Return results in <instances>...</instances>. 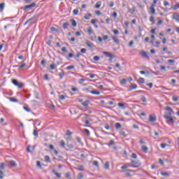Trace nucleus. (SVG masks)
Here are the masks:
<instances>
[{"mask_svg":"<svg viewBox=\"0 0 179 179\" xmlns=\"http://www.w3.org/2000/svg\"><path fill=\"white\" fill-rule=\"evenodd\" d=\"M93 165L96 166V167H99V162L97 161H94L93 162Z\"/></svg>","mask_w":179,"mask_h":179,"instance_id":"obj_52","label":"nucleus"},{"mask_svg":"<svg viewBox=\"0 0 179 179\" xmlns=\"http://www.w3.org/2000/svg\"><path fill=\"white\" fill-rule=\"evenodd\" d=\"M141 55H142V57H143L144 58H147V59H149V56L148 55V53H146V52L143 51L141 52Z\"/></svg>","mask_w":179,"mask_h":179,"instance_id":"obj_11","label":"nucleus"},{"mask_svg":"<svg viewBox=\"0 0 179 179\" xmlns=\"http://www.w3.org/2000/svg\"><path fill=\"white\" fill-rule=\"evenodd\" d=\"M12 83H13V85H15V86H17V87H19V89H22L23 87V84L19 83V81H17V80H12Z\"/></svg>","mask_w":179,"mask_h":179,"instance_id":"obj_3","label":"nucleus"},{"mask_svg":"<svg viewBox=\"0 0 179 179\" xmlns=\"http://www.w3.org/2000/svg\"><path fill=\"white\" fill-rule=\"evenodd\" d=\"M178 8H179V4L178 3H177V4H176L173 6V10H177V9H178Z\"/></svg>","mask_w":179,"mask_h":179,"instance_id":"obj_36","label":"nucleus"},{"mask_svg":"<svg viewBox=\"0 0 179 179\" xmlns=\"http://www.w3.org/2000/svg\"><path fill=\"white\" fill-rule=\"evenodd\" d=\"M131 158L132 159H138V155H136V154H135V153H132Z\"/></svg>","mask_w":179,"mask_h":179,"instance_id":"obj_46","label":"nucleus"},{"mask_svg":"<svg viewBox=\"0 0 179 179\" xmlns=\"http://www.w3.org/2000/svg\"><path fill=\"white\" fill-rule=\"evenodd\" d=\"M62 51L63 52H67V50H66V47H62Z\"/></svg>","mask_w":179,"mask_h":179,"instance_id":"obj_61","label":"nucleus"},{"mask_svg":"<svg viewBox=\"0 0 179 179\" xmlns=\"http://www.w3.org/2000/svg\"><path fill=\"white\" fill-rule=\"evenodd\" d=\"M172 19H173L174 20L179 22V15L178 14H173Z\"/></svg>","mask_w":179,"mask_h":179,"instance_id":"obj_14","label":"nucleus"},{"mask_svg":"<svg viewBox=\"0 0 179 179\" xmlns=\"http://www.w3.org/2000/svg\"><path fill=\"white\" fill-rule=\"evenodd\" d=\"M68 26H69V23L68 22H64L63 24V29H68Z\"/></svg>","mask_w":179,"mask_h":179,"instance_id":"obj_31","label":"nucleus"},{"mask_svg":"<svg viewBox=\"0 0 179 179\" xmlns=\"http://www.w3.org/2000/svg\"><path fill=\"white\" fill-rule=\"evenodd\" d=\"M141 101H143V103H146L147 100H146V97L145 96H142L141 97Z\"/></svg>","mask_w":179,"mask_h":179,"instance_id":"obj_57","label":"nucleus"},{"mask_svg":"<svg viewBox=\"0 0 179 179\" xmlns=\"http://www.w3.org/2000/svg\"><path fill=\"white\" fill-rule=\"evenodd\" d=\"M82 105L83 106V107H85V108H87V107H89V101H86L83 102Z\"/></svg>","mask_w":179,"mask_h":179,"instance_id":"obj_22","label":"nucleus"},{"mask_svg":"<svg viewBox=\"0 0 179 179\" xmlns=\"http://www.w3.org/2000/svg\"><path fill=\"white\" fill-rule=\"evenodd\" d=\"M94 61H100V57L94 56Z\"/></svg>","mask_w":179,"mask_h":179,"instance_id":"obj_51","label":"nucleus"},{"mask_svg":"<svg viewBox=\"0 0 179 179\" xmlns=\"http://www.w3.org/2000/svg\"><path fill=\"white\" fill-rule=\"evenodd\" d=\"M52 173H53L54 175L56 176V177H57V178H61V173H57V172L55 171V169H53V170H52Z\"/></svg>","mask_w":179,"mask_h":179,"instance_id":"obj_13","label":"nucleus"},{"mask_svg":"<svg viewBox=\"0 0 179 179\" xmlns=\"http://www.w3.org/2000/svg\"><path fill=\"white\" fill-rule=\"evenodd\" d=\"M24 110H25V111H27V113H30L31 111V110H30L29 107L27 106H24Z\"/></svg>","mask_w":179,"mask_h":179,"instance_id":"obj_48","label":"nucleus"},{"mask_svg":"<svg viewBox=\"0 0 179 179\" xmlns=\"http://www.w3.org/2000/svg\"><path fill=\"white\" fill-rule=\"evenodd\" d=\"M60 145L61 146H62V148H65V141H64V140H62L60 141Z\"/></svg>","mask_w":179,"mask_h":179,"instance_id":"obj_47","label":"nucleus"},{"mask_svg":"<svg viewBox=\"0 0 179 179\" xmlns=\"http://www.w3.org/2000/svg\"><path fill=\"white\" fill-rule=\"evenodd\" d=\"M50 68L51 71L55 70V64H50Z\"/></svg>","mask_w":179,"mask_h":179,"instance_id":"obj_38","label":"nucleus"},{"mask_svg":"<svg viewBox=\"0 0 179 179\" xmlns=\"http://www.w3.org/2000/svg\"><path fill=\"white\" fill-rule=\"evenodd\" d=\"M59 76L60 79H62L64 76H65V73H64V72L59 73Z\"/></svg>","mask_w":179,"mask_h":179,"instance_id":"obj_37","label":"nucleus"},{"mask_svg":"<svg viewBox=\"0 0 179 179\" xmlns=\"http://www.w3.org/2000/svg\"><path fill=\"white\" fill-rule=\"evenodd\" d=\"M35 19V17H32L30 19H29L27 21H26L24 24V26H26V24H27L29 23V22H32V20Z\"/></svg>","mask_w":179,"mask_h":179,"instance_id":"obj_26","label":"nucleus"},{"mask_svg":"<svg viewBox=\"0 0 179 179\" xmlns=\"http://www.w3.org/2000/svg\"><path fill=\"white\" fill-rule=\"evenodd\" d=\"M141 150L142 152H143L144 153H148V151L149 150V148H148V146L146 145H143L141 147Z\"/></svg>","mask_w":179,"mask_h":179,"instance_id":"obj_9","label":"nucleus"},{"mask_svg":"<svg viewBox=\"0 0 179 179\" xmlns=\"http://www.w3.org/2000/svg\"><path fill=\"white\" fill-rule=\"evenodd\" d=\"M161 176H163V177H170V173L167 172H162Z\"/></svg>","mask_w":179,"mask_h":179,"instance_id":"obj_18","label":"nucleus"},{"mask_svg":"<svg viewBox=\"0 0 179 179\" xmlns=\"http://www.w3.org/2000/svg\"><path fill=\"white\" fill-rule=\"evenodd\" d=\"M9 163H10L11 167H16V166H17L16 162L13 160L9 161Z\"/></svg>","mask_w":179,"mask_h":179,"instance_id":"obj_15","label":"nucleus"},{"mask_svg":"<svg viewBox=\"0 0 179 179\" xmlns=\"http://www.w3.org/2000/svg\"><path fill=\"white\" fill-rule=\"evenodd\" d=\"M27 66V64L26 63H24L22 65L18 66V68H19V69H22L23 68H26Z\"/></svg>","mask_w":179,"mask_h":179,"instance_id":"obj_29","label":"nucleus"},{"mask_svg":"<svg viewBox=\"0 0 179 179\" xmlns=\"http://www.w3.org/2000/svg\"><path fill=\"white\" fill-rule=\"evenodd\" d=\"M45 161L47 162L48 163H50V162H51L50 156L45 155Z\"/></svg>","mask_w":179,"mask_h":179,"instance_id":"obj_25","label":"nucleus"},{"mask_svg":"<svg viewBox=\"0 0 179 179\" xmlns=\"http://www.w3.org/2000/svg\"><path fill=\"white\" fill-rule=\"evenodd\" d=\"M65 177H66V178H71V173H66V174H65Z\"/></svg>","mask_w":179,"mask_h":179,"instance_id":"obj_58","label":"nucleus"},{"mask_svg":"<svg viewBox=\"0 0 179 179\" xmlns=\"http://www.w3.org/2000/svg\"><path fill=\"white\" fill-rule=\"evenodd\" d=\"M78 13H79V9H78V8H76V9H74L73 10V15H78Z\"/></svg>","mask_w":179,"mask_h":179,"instance_id":"obj_33","label":"nucleus"},{"mask_svg":"<svg viewBox=\"0 0 179 179\" xmlns=\"http://www.w3.org/2000/svg\"><path fill=\"white\" fill-rule=\"evenodd\" d=\"M5 169V164L3 163L0 164V179L3 178V172L2 171Z\"/></svg>","mask_w":179,"mask_h":179,"instance_id":"obj_5","label":"nucleus"},{"mask_svg":"<svg viewBox=\"0 0 179 179\" xmlns=\"http://www.w3.org/2000/svg\"><path fill=\"white\" fill-rule=\"evenodd\" d=\"M122 127V125H121V123H116L115 124V129H121V127Z\"/></svg>","mask_w":179,"mask_h":179,"instance_id":"obj_24","label":"nucleus"},{"mask_svg":"<svg viewBox=\"0 0 179 179\" xmlns=\"http://www.w3.org/2000/svg\"><path fill=\"white\" fill-rule=\"evenodd\" d=\"M150 13L151 15H156V10L155 9V4H152L150 7Z\"/></svg>","mask_w":179,"mask_h":179,"instance_id":"obj_7","label":"nucleus"},{"mask_svg":"<svg viewBox=\"0 0 179 179\" xmlns=\"http://www.w3.org/2000/svg\"><path fill=\"white\" fill-rule=\"evenodd\" d=\"M41 65H42L43 66H45V60L43 59V60L41 61Z\"/></svg>","mask_w":179,"mask_h":179,"instance_id":"obj_64","label":"nucleus"},{"mask_svg":"<svg viewBox=\"0 0 179 179\" xmlns=\"http://www.w3.org/2000/svg\"><path fill=\"white\" fill-rule=\"evenodd\" d=\"M33 135H34V136H36V138H37V136H38V132H37V130H36V129L34 130Z\"/></svg>","mask_w":179,"mask_h":179,"instance_id":"obj_35","label":"nucleus"},{"mask_svg":"<svg viewBox=\"0 0 179 179\" xmlns=\"http://www.w3.org/2000/svg\"><path fill=\"white\" fill-rule=\"evenodd\" d=\"M34 6H36V3H32L29 5L24 6L22 9L23 10H27V9H32Z\"/></svg>","mask_w":179,"mask_h":179,"instance_id":"obj_4","label":"nucleus"},{"mask_svg":"<svg viewBox=\"0 0 179 179\" xmlns=\"http://www.w3.org/2000/svg\"><path fill=\"white\" fill-rule=\"evenodd\" d=\"M104 55H106V57H111L113 55H111V53L108 52H103Z\"/></svg>","mask_w":179,"mask_h":179,"instance_id":"obj_32","label":"nucleus"},{"mask_svg":"<svg viewBox=\"0 0 179 179\" xmlns=\"http://www.w3.org/2000/svg\"><path fill=\"white\" fill-rule=\"evenodd\" d=\"M70 23H71V25L73 26V27H76L77 26V23H76V21L73 19H71L70 20Z\"/></svg>","mask_w":179,"mask_h":179,"instance_id":"obj_12","label":"nucleus"},{"mask_svg":"<svg viewBox=\"0 0 179 179\" xmlns=\"http://www.w3.org/2000/svg\"><path fill=\"white\" fill-rule=\"evenodd\" d=\"M156 120H157L156 116H155V115L153 116L152 115H150L149 116V122H156Z\"/></svg>","mask_w":179,"mask_h":179,"instance_id":"obj_8","label":"nucleus"},{"mask_svg":"<svg viewBox=\"0 0 179 179\" xmlns=\"http://www.w3.org/2000/svg\"><path fill=\"white\" fill-rule=\"evenodd\" d=\"M59 99L60 100H65V95L64 94L59 95Z\"/></svg>","mask_w":179,"mask_h":179,"instance_id":"obj_56","label":"nucleus"},{"mask_svg":"<svg viewBox=\"0 0 179 179\" xmlns=\"http://www.w3.org/2000/svg\"><path fill=\"white\" fill-rule=\"evenodd\" d=\"M165 114V115H173V109L168 106L166 109Z\"/></svg>","mask_w":179,"mask_h":179,"instance_id":"obj_6","label":"nucleus"},{"mask_svg":"<svg viewBox=\"0 0 179 179\" xmlns=\"http://www.w3.org/2000/svg\"><path fill=\"white\" fill-rule=\"evenodd\" d=\"M90 93H92V94H96L97 96L100 94V92L94 90L91 91Z\"/></svg>","mask_w":179,"mask_h":179,"instance_id":"obj_27","label":"nucleus"},{"mask_svg":"<svg viewBox=\"0 0 179 179\" xmlns=\"http://www.w3.org/2000/svg\"><path fill=\"white\" fill-rule=\"evenodd\" d=\"M73 68H75V66H68L66 69L67 71H70V69H73Z\"/></svg>","mask_w":179,"mask_h":179,"instance_id":"obj_41","label":"nucleus"},{"mask_svg":"<svg viewBox=\"0 0 179 179\" xmlns=\"http://www.w3.org/2000/svg\"><path fill=\"white\" fill-rule=\"evenodd\" d=\"M139 83H145V78H140L138 80Z\"/></svg>","mask_w":179,"mask_h":179,"instance_id":"obj_39","label":"nucleus"},{"mask_svg":"<svg viewBox=\"0 0 179 179\" xmlns=\"http://www.w3.org/2000/svg\"><path fill=\"white\" fill-rule=\"evenodd\" d=\"M8 99H9L10 101H11L12 103H17L19 101V100H17L13 97H10Z\"/></svg>","mask_w":179,"mask_h":179,"instance_id":"obj_16","label":"nucleus"},{"mask_svg":"<svg viewBox=\"0 0 179 179\" xmlns=\"http://www.w3.org/2000/svg\"><path fill=\"white\" fill-rule=\"evenodd\" d=\"M104 169H106V170H108V169H110V162H106Z\"/></svg>","mask_w":179,"mask_h":179,"instance_id":"obj_20","label":"nucleus"},{"mask_svg":"<svg viewBox=\"0 0 179 179\" xmlns=\"http://www.w3.org/2000/svg\"><path fill=\"white\" fill-rule=\"evenodd\" d=\"M91 16H92V14H88V15H85L84 17L86 20H89Z\"/></svg>","mask_w":179,"mask_h":179,"instance_id":"obj_42","label":"nucleus"},{"mask_svg":"<svg viewBox=\"0 0 179 179\" xmlns=\"http://www.w3.org/2000/svg\"><path fill=\"white\" fill-rule=\"evenodd\" d=\"M44 79L45 80H50V77H48V74L44 75Z\"/></svg>","mask_w":179,"mask_h":179,"instance_id":"obj_49","label":"nucleus"},{"mask_svg":"<svg viewBox=\"0 0 179 179\" xmlns=\"http://www.w3.org/2000/svg\"><path fill=\"white\" fill-rule=\"evenodd\" d=\"M85 124H86L85 127H90V125H89V124H90V121L86 120L85 122Z\"/></svg>","mask_w":179,"mask_h":179,"instance_id":"obj_54","label":"nucleus"},{"mask_svg":"<svg viewBox=\"0 0 179 179\" xmlns=\"http://www.w3.org/2000/svg\"><path fill=\"white\" fill-rule=\"evenodd\" d=\"M127 83V80L125 78H123L120 80L121 85H125Z\"/></svg>","mask_w":179,"mask_h":179,"instance_id":"obj_34","label":"nucleus"},{"mask_svg":"<svg viewBox=\"0 0 179 179\" xmlns=\"http://www.w3.org/2000/svg\"><path fill=\"white\" fill-rule=\"evenodd\" d=\"M129 13H131V15H134L135 13V7H132L131 8H129Z\"/></svg>","mask_w":179,"mask_h":179,"instance_id":"obj_21","label":"nucleus"},{"mask_svg":"<svg viewBox=\"0 0 179 179\" xmlns=\"http://www.w3.org/2000/svg\"><path fill=\"white\" fill-rule=\"evenodd\" d=\"M4 8H5V3H0V12H3Z\"/></svg>","mask_w":179,"mask_h":179,"instance_id":"obj_19","label":"nucleus"},{"mask_svg":"<svg viewBox=\"0 0 179 179\" xmlns=\"http://www.w3.org/2000/svg\"><path fill=\"white\" fill-rule=\"evenodd\" d=\"M115 68H118L119 71H122V68H121V66L118 63L115 64Z\"/></svg>","mask_w":179,"mask_h":179,"instance_id":"obj_40","label":"nucleus"},{"mask_svg":"<svg viewBox=\"0 0 179 179\" xmlns=\"http://www.w3.org/2000/svg\"><path fill=\"white\" fill-rule=\"evenodd\" d=\"M88 75L91 79H94V78L96 76V74H92V73H90Z\"/></svg>","mask_w":179,"mask_h":179,"instance_id":"obj_53","label":"nucleus"},{"mask_svg":"<svg viewBox=\"0 0 179 179\" xmlns=\"http://www.w3.org/2000/svg\"><path fill=\"white\" fill-rule=\"evenodd\" d=\"M80 52H81L82 54H86V49L82 48V49L80 50Z\"/></svg>","mask_w":179,"mask_h":179,"instance_id":"obj_62","label":"nucleus"},{"mask_svg":"<svg viewBox=\"0 0 179 179\" xmlns=\"http://www.w3.org/2000/svg\"><path fill=\"white\" fill-rule=\"evenodd\" d=\"M164 6H170V3L166 1H164Z\"/></svg>","mask_w":179,"mask_h":179,"instance_id":"obj_63","label":"nucleus"},{"mask_svg":"<svg viewBox=\"0 0 179 179\" xmlns=\"http://www.w3.org/2000/svg\"><path fill=\"white\" fill-rule=\"evenodd\" d=\"M138 88V85L136 84H132L130 87L129 88L128 91L131 92V90H134Z\"/></svg>","mask_w":179,"mask_h":179,"instance_id":"obj_10","label":"nucleus"},{"mask_svg":"<svg viewBox=\"0 0 179 179\" xmlns=\"http://www.w3.org/2000/svg\"><path fill=\"white\" fill-rule=\"evenodd\" d=\"M139 143L141 145H145V143H146V142H145V140L141 138L140 141H139Z\"/></svg>","mask_w":179,"mask_h":179,"instance_id":"obj_45","label":"nucleus"},{"mask_svg":"<svg viewBox=\"0 0 179 179\" xmlns=\"http://www.w3.org/2000/svg\"><path fill=\"white\" fill-rule=\"evenodd\" d=\"M66 135H67V136H71V135H72V132H71L70 130H66Z\"/></svg>","mask_w":179,"mask_h":179,"instance_id":"obj_44","label":"nucleus"},{"mask_svg":"<svg viewBox=\"0 0 179 179\" xmlns=\"http://www.w3.org/2000/svg\"><path fill=\"white\" fill-rule=\"evenodd\" d=\"M150 22H152L155 23V17L151 16V17H150Z\"/></svg>","mask_w":179,"mask_h":179,"instance_id":"obj_59","label":"nucleus"},{"mask_svg":"<svg viewBox=\"0 0 179 179\" xmlns=\"http://www.w3.org/2000/svg\"><path fill=\"white\" fill-rule=\"evenodd\" d=\"M131 163L133 165L129 164V167H134V169H136L141 166V162L139 161L131 160Z\"/></svg>","mask_w":179,"mask_h":179,"instance_id":"obj_1","label":"nucleus"},{"mask_svg":"<svg viewBox=\"0 0 179 179\" xmlns=\"http://www.w3.org/2000/svg\"><path fill=\"white\" fill-rule=\"evenodd\" d=\"M166 146H167V145L166 143H161V148L162 149H165Z\"/></svg>","mask_w":179,"mask_h":179,"instance_id":"obj_55","label":"nucleus"},{"mask_svg":"<svg viewBox=\"0 0 179 179\" xmlns=\"http://www.w3.org/2000/svg\"><path fill=\"white\" fill-rule=\"evenodd\" d=\"M118 107H120L121 108H125V104L124 103H119L117 104Z\"/></svg>","mask_w":179,"mask_h":179,"instance_id":"obj_30","label":"nucleus"},{"mask_svg":"<svg viewBox=\"0 0 179 179\" xmlns=\"http://www.w3.org/2000/svg\"><path fill=\"white\" fill-rule=\"evenodd\" d=\"M101 6V1H98L95 5L96 9H100V7Z\"/></svg>","mask_w":179,"mask_h":179,"instance_id":"obj_17","label":"nucleus"},{"mask_svg":"<svg viewBox=\"0 0 179 179\" xmlns=\"http://www.w3.org/2000/svg\"><path fill=\"white\" fill-rule=\"evenodd\" d=\"M85 44L87 47H90V48H92L94 46L93 43H90L88 41H86Z\"/></svg>","mask_w":179,"mask_h":179,"instance_id":"obj_23","label":"nucleus"},{"mask_svg":"<svg viewBox=\"0 0 179 179\" xmlns=\"http://www.w3.org/2000/svg\"><path fill=\"white\" fill-rule=\"evenodd\" d=\"M85 177V175L83 173H79L78 174V179H82Z\"/></svg>","mask_w":179,"mask_h":179,"instance_id":"obj_50","label":"nucleus"},{"mask_svg":"<svg viewBox=\"0 0 179 179\" xmlns=\"http://www.w3.org/2000/svg\"><path fill=\"white\" fill-rule=\"evenodd\" d=\"M114 140H110L108 143V146H111V145H114Z\"/></svg>","mask_w":179,"mask_h":179,"instance_id":"obj_60","label":"nucleus"},{"mask_svg":"<svg viewBox=\"0 0 179 179\" xmlns=\"http://www.w3.org/2000/svg\"><path fill=\"white\" fill-rule=\"evenodd\" d=\"M164 117L168 124H173V122H174V119L171 117V115H164Z\"/></svg>","mask_w":179,"mask_h":179,"instance_id":"obj_2","label":"nucleus"},{"mask_svg":"<svg viewBox=\"0 0 179 179\" xmlns=\"http://www.w3.org/2000/svg\"><path fill=\"white\" fill-rule=\"evenodd\" d=\"M113 40L117 44H118V43H120V41H118V38H117V36H113Z\"/></svg>","mask_w":179,"mask_h":179,"instance_id":"obj_28","label":"nucleus"},{"mask_svg":"<svg viewBox=\"0 0 179 179\" xmlns=\"http://www.w3.org/2000/svg\"><path fill=\"white\" fill-rule=\"evenodd\" d=\"M87 32L89 33V34H93V29H92V27H90L87 29Z\"/></svg>","mask_w":179,"mask_h":179,"instance_id":"obj_43","label":"nucleus"}]
</instances>
